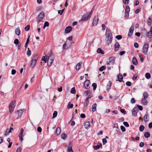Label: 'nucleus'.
<instances>
[{
  "label": "nucleus",
  "mask_w": 152,
  "mask_h": 152,
  "mask_svg": "<svg viewBox=\"0 0 152 152\" xmlns=\"http://www.w3.org/2000/svg\"><path fill=\"white\" fill-rule=\"evenodd\" d=\"M105 35L106 36L105 38L106 43L107 45H109L112 42L113 36L112 33L108 28H107L106 29Z\"/></svg>",
  "instance_id": "obj_1"
},
{
  "label": "nucleus",
  "mask_w": 152,
  "mask_h": 152,
  "mask_svg": "<svg viewBox=\"0 0 152 152\" xmlns=\"http://www.w3.org/2000/svg\"><path fill=\"white\" fill-rule=\"evenodd\" d=\"M115 58L114 57H111L109 58L106 61V64L108 65L107 68L108 69H110L111 68H113V66L115 63Z\"/></svg>",
  "instance_id": "obj_2"
},
{
  "label": "nucleus",
  "mask_w": 152,
  "mask_h": 152,
  "mask_svg": "<svg viewBox=\"0 0 152 152\" xmlns=\"http://www.w3.org/2000/svg\"><path fill=\"white\" fill-rule=\"evenodd\" d=\"M93 13V10H91L90 12H88L85 14L82 17L81 20L85 21L87 20L91 17Z\"/></svg>",
  "instance_id": "obj_3"
},
{
  "label": "nucleus",
  "mask_w": 152,
  "mask_h": 152,
  "mask_svg": "<svg viewBox=\"0 0 152 152\" xmlns=\"http://www.w3.org/2000/svg\"><path fill=\"white\" fill-rule=\"evenodd\" d=\"M38 58V57L37 54H35L34 55V56L33 57V58H32L31 62V64L30 67L32 68H33L34 67Z\"/></svg>",
  "instance_id": "obj_4"
},
{
  "label": "nucleus",
  "mask_w": 152,
  "mask_h": 152,
  "mask_svg": "<svg viewBox=\"0 0 152 152\" xmlns=\"http://www.w3.org/2000/svg\"><path fill=\"white\" fill-rule=\"evenodd\" d=\"M16 101L15 100L12 101L10 104L9 106V109L10 112L11 113L14 110V109L16 106Z\"/></svg>",
  "instance_id": "obj_5"
},
{
  "label": "nucleus",
  "mask_w": 152,
  "mask_h": 152,
  "mask_svg": "<svg viewBox=\"0 0 152 152\" xmlns=\"http://www.w3.org/2000/svg\"><path fill=\"white\" fill-rule=\"evenodd\" d=\"M44 16V13L43 11L41 12L39 15L37 19V22L39 23L40 22H43L42 20Z\"/></svg>",
  "instance_id": "obj_6"
},
{
  "label": "nucleus",
  "mask_w": 152,
  "mask_h": 152,
  "mask_svg": "<svg viewBox=\"0 0 152 152\" xmlns=\"http://www.w3.org/2000/svg\"><path fill=\"white\" fill-rule=\"evenodd\" d=\"M148 43H145L142 49L143 53L144 54L146 55L148 48Z\"/></svg>",
  "instance_id": "obj_7"
},
{
  "label": "nucleus",
  "mask_w": 152,
  "mask_h": 152,
  "mask_svg": "<svg viewBox=\"0 0 152 152\" xmlns=\"http://www.w3.org/2000/svg\"><path fill=\"white\" fill-rule=\"evenodd\" d=\"M99 20V18L97 15H96L95 16L93 21V26H96Z\"/></svg>",
  "instance_id": "obj_8"
},
{
  "label": "nucleus",
  "mask_w": 152,
  "mask_h": 152,
  "mask_svg": "<svg viewBox=\"0 0 152 152\" xmlns=\"http://www.w3.org/2000/svg\"><path fill=\"white\" fill-rule=\"evenodd\" d=\"M130 11V8L129 6H127L126 7L125 10V15L126 18H128L129 15V13Z\"/></svg>",
  "instance_id": "obj_9"
},
{
  "label": "nucleus",
  "mask_w": 152,
  "mask_h": 152,
  "mask_svg": "<svg viewBox=\"0 0 152 152\" xmlns=\"http://www.w3.org/2000/svg\"><path fill=\"white\" fill-rule=\"evenodd\" d=\"M24 132V130L23 128H21L20 130V132L19 135V140L21 141H22L23 140V134Z\"/></svg>",
  "instance_id": "obj_10"
},
{
  "label": "nucleus",
  "mask_w": 152,
  "mask_h": 152,
  "mask_svg": "<svg viewBox=\"0 0 152 152\" xmlns=\"http://www.w3.org/2000/svg\"><path fill=\"white\" fill-rule=\"evenodd\" d=\"M90 82L89 80H87L84 83V86L86 89H88L89 88V85Z\"/></svg>",
  "instance_id": "obj_11"
},
{
  "label": "nucleus",
  "mask_w": 152,
  "mask_h": 152,
  "mask_svg": "<svg viewBox=\"0 0 152 152\" xmlns=\"http://www.w3.org/2000/svg\"><path fill=\"white\" fill-rule=\"evenodd\" d=\"M50 56H43L42 58V60L44 61L45 63L46 62L48 63L49 59L50 58Z\"/></svg>",
  "instance_id": "obj_12"
},
{
  "label": "nucleus",
  "mask_w": 152,
  "mask_h": 152,
  "mask_svg": "<svg viewBox=\"0 0 152 152\" xmlns=\"http://www.w3.org/2000/svg\"><path fill=\"white\" fill-rule=\"evenodd\" d=\"M72 30V28L71 26H68L66 28L65 30V33L67 34L70 33Z\"/></svg>",
  "instance_id": "obj_13"
},
{
  "label": "nucleus",
  "mask_w": 152,
  "mask_h": 152,
  "mask_svg": "<svg viewBox=\"0 0 152 152\" xmlns=\"http://www.w3.org/2000/svg\"><path fill=\"white\" fill-rule=\"evenodd\" d=\"M133 31H134V28H133V27L132 26L129 28V33L128 34V36H131L132 35V34L133 33Z\"/></svg>",
  "instance_id": "obj_14"
},
{
  "label": "nucleus",
  "mask_w": 152,
  "mask_h": 152,
  "mask_svg": "<svg viewBox=\"0 0 152 152\" xmlns=\"http://www.w3.org/2000/svg\"><path fill=\"white\" fill-rule=\"evenodd\" d=\"M138 109L136 107H134L132 110V113L133 115L136 116L138 111Z\"/></svg>",
  "instance_id": "obj_15"
},
{
  "label": "nucleus",
  "mask_w": 152,
  "mask_h": 152,
  "mask_svg": "<svg viewBox=\"0 0 152 152\" xmlns=\"http://www.w3.org/2000/svg\"><path fill=\"white\" fill-rule=\"evenodd\" d=\"M112 85V82L111 81H109L108 83L106 86V89L107 91H109L110 88L111 86Z\"/></svg>",
  "instance_id": "obj_16"
},
{
  "label": "nucleus",
  "mask_w": 152,
  "mask_h": 152,
  "mask_svg": "<svg viewBox=\"0 0 152 152\" xmlns=\"http://www.w3.org/2000/svg\"><path fill=\"white\" fill-rule=\"evenodd\" d=\"M146 99L143 98L141 100L142 103L144 105H146L148 103V102Z\"/></svg>",
  "instance_id": "obj_17"
},
{
  "label": "nucleus",
  "mask_w": 152,
  "mask_h": 152,
  "mask_svg": "<svg viewBox=\"0 0 152 152\" xmlns=\"http://www.w3.org/2000/svg\"><path fill=\"white\" fill-rule=\"evenodd\" d=\"M68 151L69 152H73L72 147L71 146V142H70L69 144L68 145Z\"/></svg>",
  "instance_id": "obj_18"
},
{
  "label": "nucleus",
  "mask_w": 152,
  "mask_h": 152,
  "mask_svg": "<svg viewBox=\"0 0 152 152\" xmlns=\"http://www.w3.org/2000/svg\"><path fill=\"white\" fill-rule=\"evenodd\" d=\"M123 77L122 75L119 74L118 76V80L120 82H121L123 81Z\"/></svg>",
  "instance_id": "obj_19"
},
{
  "label": "nucleus",
  "mask_w": 152,
  "mask_h": 152,
  "mask_svg": "<svg viewBox=\"0 0 152 152\" xmlns=\"http://www.w3.org/2000/svg\"><path fill=\"white\" fill-rule=\"evenodd\" d=\"M20 32L21 31L19 27H18L15 29V33L17 35H19L20 34Z\"/></svg>",
  "instance_id": "obj_20"
},
{
  "label": "nucleus",
  "mask_w": 152,
  "mask_h": 152,
  "mask_svg": "<svg viewBox=\"0 0 152 152\" xmlns=\"http://www.w3.org/2000/svg\"><path fill=\"white\" fill-rule=\"evenodd\" d=\"M97 104L96 103L94 104L92 106V110L93 112L96 111V107H97Z\"/></svg>",
  "instance_id": "obj_21"
},
{
  "label": "nucleus",
  "mask_w": 152,
  "mask_h": 152,
  "mask_svg": "<svg viewBox=\"0 0 152 152\" xmlns=\"http://www.w3.org/2000/svg\"><path fill=\"white\" fill-rule=\"evenodd\" d=\"M120 47V45L118 42H117L115 44V51H117L118 48Z\"/></svg>",
  "instance_id": "obj_22"
},
{
  "label": "nucleus",
  "mask_w": 152,
  "mask_h": 152,
  "mask_svg": "<svg viewBox=\"0 0 152 152\" xmlns=\"http://www.w3.org/2000/svg\"><path fill=\"white\" fill-rule=\"evenodd\" d=\"M53 59H49V60L48 61V66H50L53 63Z\"/></svg>",
  "instance_id": "obj_23"
},
{
  "label": "nucleus",
  "mask_w": 152,
  "mask_h": 152,
  "mask_svg": "<svg viewBox=\"0 0 152 152\" xmlns=\"http://www.w3.org/2000/svg\"><path fill=\"white\" fill-rule=\"evenodd\" d=\"M84 126L87 129L90 126V124L89 122L87 121L84 123Z\"/></svg>",
  "instance_id": "obj_24"
},
{
  "label": "nucleus",
  "mask_w": 152,
  "mask_h": 152,
  "mask_svg": "<svg viewBox=\"0 0 152 152\" xmlns=\"http://www.w3.org/2000/svg\"><path fill=\"white\" fill-rule=\"evenodd\" d=\"M133 64L135 65H137L138 64L136 58L134 57L132 59Z\"/></svg>",
  "instance_id": "obj_25"
},
{
  "label": "nucleus",
  "mask_w": 152,
  "mask_h": 152,
  "mask_svg": "<svg viewBox=\"0 0 152 152\" xmlns=\"http://www.w3.org/2000/svg\"><path fill=\"white\" fill-rule=\"evenodd\" d=\"M61 131V128L59 127H58L56 129V133L57 135L59 134L60 133Z\"/></svg>",
  "instance_id": "obj_26"
},
{
  "label": "nucleus",
  "mask_w": 152,
  "mask_h": 152,
  "mask_svg": "<svg viewBox=\"0 0 152 152\" xmlns=\"http://www.w3.org/2000/svg\"><path fill=\"white\" fill-rule=\"evenodd\" d=\"M23 110H20L17 111L18 117H20L22 115L23 112Z\"/></svg>",
  "instance_id": "obj_27"
},
{
  "label": "nucleus",
  "mask_w": 152,
  "mask_h": 152,
  "mask_svg": "<svg viewBox=\"0 0 152 152\" xmlns=\"http://www.w3.org/2000/svg\"><path fill=\"white\" fill-rule=\"evenodd\" d=\"M82 63H78L77 64L76 66V69L77 70H78L80 68L81 66Z\"/></svg>",
  "instance_id": "obj_28"
},
{
  "label": "nucleus",
  "mask_w": 152,
  "mask_h": 152,
  "mask_svg": "<svg viewBox=\"0 0 152 152\" xmlns=\"http://www.w3.org/2000/svg\"><path fill=\"white\" fill-rule=\"evenodd\" d=\"M152 35V31L151 30L148 32L147 34V37L149 38H150L151 37Z\"/></svg>",
  "instance_id": "obj_29"
},
{
  "label": "nucleus",
  "mask_w": 152,
  "mask_h": 152,
  "mask_svg": "<svg viewBox=\"0 0 152 152\" xmlns=\"http://www.w3.org/2000/svg\"><path fill=\"white\" fill-rule=\"evenodd\" d=\"M143 98L147 99L149 96L148 94L146 92H144L143 94Z\"/></svg>",
  "instance_id": "obj_30"
},
{
  "label": "nucleus",
  "mask_w": 152,
  "mask_h": 152,
  "mask_svg": "<svg viewBox=\"0 0 152 152\" xmlns=\"http://www.w3.org/2000/svg\"><path fill=\"white\" fill-rule=\"evenodd\" d=\"M150 134L149 132H146L144 133V136L146 138H148L150 137Z\"/></svg>",
  "instance_id": "obj_31"
},
{
  "label": "nucleus",
  "mask_w": 152,
  "mask_h": 152,
  "mask_svg": "<svg viewBox=\"0 0 152 152\" xmlns=\"http://www.w3.org/2000/svg\"><path fill=\"white\" fill-rule=\"evenodd\" d=\"M97 52L98 53H101L102 54H104V51L100 48H99L97 50Z\"/></svg>",
  "instance_id": "obj_32"
},
{
  "label": "nucleus",
  "mask_w": 152,
  "mask_h": 152,
  "mask_svg": "<svg viewBox=\"0 0 152 152\" xmlns=\"http://www.w3.org/2000/svg\"><path fill=\"white\" fill-rule=\"evenodd\" d=\"M151 19L150 17H149L147 20V24L150 26L151 25Z\"/></svg>",
  "instance_id": "obj_33"
},
{
  "label": "nucleus",
  "mask_w": 152,
  "mask_h": 152,
  "mask_svg": "<svg viewBox=\"0 0 152 152\" xmlns=\"http://www.w3.org/2000/svg\"><path fill=\"white\" fill-rule=\"evenodd\" d=\"M13 128H12V127H10V129L9 130V131L7 133V131L8 129H7V130H6V133H5V135H6L8 133H11L12 132L11 130H13Z\"/></svg>",
  "instance_id": "obj_34"
},
{
  "label": "nucleus",
  "mask_w": 152,
  "mask_h": 152,
  "mask_svg": "<svg viewBox=\"0 0 152 152\" xmlns=\"http://www.w3.org/2000/svg\"><path fill=\"white\" fill-rule=\"evenodd\" d=\"M89 103L88 99H86L84 102V105L85 107H87Z\"/></svg>",
  "instance_id": "obj_35"
},
{
  "label": "nucleus",
  "mask_w": 152,
  "mask_h": 152,
  "mask_svg": "<svg viewBox=\"0 0 152 152\" xmlns=\"http://www.w3.org/2000/svg\"><path fill=\"white\" fill-rule=\"evenodd\" d=\"M145 77L147 79L150 78L151 77V75L149 73H146L145 74Z\"/></svg>",
  "instance_id": "obj_36"
},
{
  "label": "nucleus",
  "mask_w": 152,
  "mask_h": 152,
  "mask_svg": "<svg viewBox=\"0 0 152 152\" xmlns=\"http://www.w3.org/2000/svg\"><path fill=\"white\" fill-rule=\"evenodd\" d=\"M102 146V144H101L100 145H97L96 146H94V149L95 150H97L99 149L100 146Z\"/></svg>",
  "instance_id": "obj_37"
},
{
  "label": "nucleus",
  "mask_w": 152,
  "mask_h": 152,
  "mask_svg": "<svg viewBox=\"0 0 152 152\" xmlns=\"http://www.w3.org/2000/svg\"><path fill=\"white\" fill-rule=\"evenodd\" d=\"M67 135L64 133L62 134L61 135V138L63 139H65L67 137Z\"/></svg>",
  "instance_id": "obj_38"
},
{
  "label": "nucleus",
  "mask_w": 152,
  "mask_h": 152,
  "mask_svg": "<svg viewBox=\"0 0 152 152\" xmlns=\"http://www.w3.org/2000/svg\"><path fill=\"white\" fill-rule=\"evenodd\" d=\"M144 127L142 125H140L139 127V130L140 132H142L144 129Z\"/></svg>",
  "instance_id": "obj_39"
},
{
  "label": "nucleus",
  "mask_w": 152,
  "mask_h": 152,
  "mask_svg": "<svg viewBox=\"0 0 152 152\" xmlns=\"http://www.w3.org/2000/svg\"><path fill=\"white\" fill-rule=\"evenodd\" d=\"M30 25H27L25 28V30L26 31L29 30L30 28Z\"/></svg>",
  "instance_id": "obj_40"
},
{
  "label": "nucleus",
  "mask_w": 152,
  "mask_h": 152,
  "mask_svg": "<svg viewBox=\"0 0 152 152\" xmlns=\"http://www.w3.org/2000/svg\"><path fill=\"white\" fill-rule=\"evenodd\" d=\"M49 25V23L47 21H45V22L44 26L43 27V28H45L46 26H48Z\"/></svg>",
  "instance_id": "obj_41"
},
{
  "label": "nucleus",
  "mask_w": 152,
  "mask_h": 152,
  "mask_svg": "<svg viewBox=\"0 0 152 152\" xmlns=\"http://www.w3.org/2000/svg\"><path fill=\"white\" fill-rule=\"evenodd\" d=\"M71 92L72 94H75L76 93V90L74 87L72 88L71 91Z\"/></svg>",
  "instance_id": "obj_42"
},
{
  "label": "nucleus",
  "mask_w": 152,
  "mask_h": 152,
  "mask_svg": "<svg viewBox=\"0 0 152 152\" xmlns=\"http://www.w3.org/2000/svg\"><path fill=\"white\" fill-rule=\"evenodd\" d=\"M106 67L104 66H102L99 69V70L100 71H102L104 70L105 69Z\"/></svg>",
  "instance_id": "obj_43"
},
{
  "label": "nucleus",
  "mask_w": 152,
  "mask_h": 152,
  "mask_svg": "<svg viewBox=\"0 0 152 152\" xmlns=\"http://www.w3.org/2000/svg\"><path fill=\"white\" fill-rule=\"evenodd\" d=\"M92 86L93 87V90H96V87H97V85L95 83H93L92 84Z\"/></svg>",
  "instance_id": "obj_44"
},
{
  "label": "nucleus",
  "mask_w": 152,
  "mask_h": 152,
  "mask_svg": "<svg viewBox=\"0 0 152 152\" xmlns=\"http://www.w3.org/2000/svg\"><path fill=\"white\" fill-rule=\"evenodd\" d=\"M14 43L15 45H18L19 43V40L18 39H15Z\"/></svg>",
  "instance_id": "obj_45"
},
{
  "label": "nucleus",
  "mask_w": 152,
  "mask_h": 152,
  "mask_svg": "<svg viewBox=\"0 0 152 152\" xmlns=\"http://www.w3.org/2000/svg\"><path fill=\"white\" fill-rule=\"evenodd\" d=\"M73 106V104H70V102L68 104L67 106V108L68 109L72 108Z\"/></svg>",
  "instance_id": "obj_46"
},
{
  "label": "nucleus",
  "mask_w": 152,
  "mask_h": 152,
  "mask_svg": "<svg viewBox=\"0 0 152 152\" xmlns=\"http://www.w3.org/2000/svg\"><path fill=\"white\" fill-rule=\"evenodd\" d=\"M28 50L27 52V55L28 56H30L31 54V52L30 50H29V48H28Z\"/></svg>",
  "instance_id": "obj_47"
},
{
  "label": "nucleus",
  "mask_w": 152,
  "mask_h": 152,
  "mask_svg": "<svg viewBox=\"0 0 152 152\" xmlns=\"http://www.w3.org/2000/svg\"><path fill=\"white\" fill-rule=\"evenodd\" d=\"M57 115V112L56 111L54 112L53 114V118H54L56 117Z\"/></svg>",
  "instance_id": "obj_48"
},
{
  "label": "nucleus",
  "mask_w": 152,
  "mask_h": 152,
  "mask_svg": "<svg viewBox=\"0 0 152 152\" xmlns=\"http://www.w3.org/2000/svg\"><path fill=\"white\" fill-rule=\"evenodd\" d=\"M126 85L128 86H130L132 85V83L130 81H127L126 83Z\"/></svg>",
  "instance_id": "obj_49"
},
{
  "label": "nucleus",
  "mask_w": 152,
  "mask_h": 152,
  "mask_svg": "<svg viewBox=\"0 0 152 152\" xmlns=\"http://www.w3.org/2000/svg\"><path fill=\"white\" fill-rule=\"evenodd\" d=\"M118 40H119L121 39L122 38V37L121 35H118L117 36H116L115 37Z\"/></svg>",
  "instance_id": "obj_50"
},
{
  "label": "nucleus",
  "mask_w": 152,
  "mask_h": 152,
  "mask_svg": "<svg viewBox=\"0 0 152 152\" xmlns=\"http://www.w3.org/2000/svg\"><path fill=\"white\" fill-rule=\"evenodd\" d=\"M121 131L123 132H125L126 131V129L123 126H121Z\"/></svg>",
  "instance_id": "obj_51"
},
{
  "label": "nucleus",
  "mask_w": 152,
  "mask_h": 152,
  "mask_svg": "<svg viewBox=\"0 0 152 152\" xmlns=\"http://www.w3.org/2000/svg\"><path fill=\"white\" fill-rule=\"evenodd\" d=\"M123 124L126 127H129V125L128 123L126 122H124Z\"/></svg>",
  "instance_id": "obj_52"
},
{
  "label": "nucleus",
  "mask_w": 152,
  "mask_h": 152,
  "mask_svg": "<svg viewBox=\"0 0 152 152\" xmlns=\"http://www.w3.org/2000/svg\"><path fill=\"white\" fill-rule=\"evenodd\" d=\"M91 92V91L90 90H88L86 91L84 93V94L85 95L87 96V95L88 94H90Z\"/></svg>",
  "instance_id": "obj_53"
},
{
  "label": "nucleus",
  "mask_w": 152,
  "mask_h": 152,
  "mask_svg": "<svg viewBox=\"0 0 152 152\" xmlns=\"http://www.w3.org/2000/svg\"><path fill=\"white\" fill-rule=\"evenodd\" d=\"M16 72V71L15 69H12V70L11 71V74L12 75H14L15 74Z\"/></svg>",
  "instance_id": "obj_54"
},
{
  "label": "nucleus",
  "mask_w": 152,
  "mask_h": 152,
  "mask_svg": "<svg viewBox=\"0 0 152 152\" xmlns=\"http://www.w3.org/2000/svg\"><path fill=\"white\" fill-rule=\"evenodd\" d=\"M107 141L105 138H103L102 139V142L103 145H104L107 143Z\"/></svg>",
  "instance_id": "obj_55"
},
{
  "label": "nucleus",
  "mask_w": 152,
  "mask_h": 152,
  "mask_svg": "<svg viewBox=\"0 0 152 152\" xmlns=\"http://www.w3.org/2000/svg\"><path fill=\"white\" fill-rule=\"evenodd\" d=\"M129 0H123V2L125 4H127L129 3Z\"/></svg>",
  "instance_id": "obj_56"
},
{
  "label": "nucleus",
  "mask_w": 152,
  "mask_h": 152,
  "mask_svg": "<svg viewBox=\"0 0 152 152\" xmlns=\"http://www.w3.org/2000/svg\"><path fill=\"white\" fill-rule=\"evenodd\" d=\"M22 151V148L21 147L18 148L16 151V152H21Z\"/></svg>",
  "instance_id": "obj_57"
},
{
  "label": "nucleus",
  "mask_w": 152,
  "mask_h": 152,
  "mask_svg": "<svg viewBox=\"0 0 152 152\" xmlns=\"http://www.w3.org/2000/svg\"><path fill=\"white\" fill-rule=\"evenodd\" d=\"M64 10V9L62 10H59L58 11V13L60 15H61L63 13Z\"/></svg>",
  "instance_id": "obj_58"
},
{
  "label": "nucleus",
  "mask_w": 152,
  "mask_h": 152,
  "mask_svg": "<svg viewBox=\"0 0 152 152\" xmlns=\"http://www.w3.org/2000/svg\"><path fill=\"white\" fill-rule=\"evenodd\" d=\"M148 115H144V119L145 121H148L147 120V117Z\"/></svg>",
  "instance_id": "obj_59"
},
{
  "label": "nucleus",
  "mask_w": 152,
  "mask_h": 152,
  "mask_svg": "<svg viewBox=\"0 0 152 152\" xmlns=\"http://www.w3.org/2000/svg\"><path fill=\"white\" fill-rule=\"evenodd\" d=\"M42 128L40 127H38L37 129V131L38 132H40L42 131Z\"/></svg>",
  "instance_id": "obj_60"
},
{
  "label": "nucleus",
  "mask_w": 152,
  "mask_h": 152,
  "mask_svg": "<svg viewBox=\"0 0 152 152\" xmlns=\"http://www.w3.org/2000/svg\"><path fill=\"white\" fill-rule=\"evenodd\" d=\"M120 111L123 114H125L126 113V111L124 109H121Z\"/></svg>",
  "instance_id": "obj_61"
},
{
  "label": "nucleus",
  "mask_w": 152,
  "mask_h": 152,
  "mask_svg": "<svg viewBox=\"0 0 152 152\" xmlns=\"http://www.w3.org/2000/svg\"><path fill=\"white\" fill-rule=\"evenodd\" d=\"M134 46L135 48H137L139 47V45L136 42L134 43Z\"/></svg>",
  "instance_id": "obj_62"
},
{
  "label": "nucleus",
  "mask_w": 152,
  "mask_h": 152,
  "mask_svg": "<svg viewBox=\"0 0 152 152\" xmlns=\"http://www.w3.org/2000/svg\"><path fill=\"white\" fill-rule=\"evenodd\" d=\"M137 107H138V109L140 110H142L143 109L142 107V106L138 105Z\"/></svg>",
  "instance_id": "obj_63"
},
{
  "label": "nucleus",
  "mask_w": 152,
  "mask_h": 152,
  "mask_svg": "<svg viewBox=\"0 0 152 152\" xmlns=\"http://www.w3.org/2000/svg\"><path fill=\"white\" fill-rule=\"evenodd\" d=\"M131 102L132 104L135 103V100L134 98H132L131 99Z\"/></svg>",
  "instance_id": "obj_64"
}]
</instances>
